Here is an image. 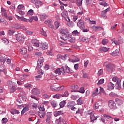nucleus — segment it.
<instances>
[{
	"mask_svg": "<svg viewBox=\"0 0 124 124\" xmlns=\"http://www.w3.org/2000/svg\"><path fill=\"white\" fill-rule=\"evenodd\" d=\"M55 73L56 74H58V75H61V74L64 75L65 73H73V70H71L67 64H63L62 65V67L61 68H58L55 71Z\"/></svg>",
	"mask_w": 124,
	"mask_h": 124,
	"instance_id": "1",
	"label": "nucleus"
},
{
	"mask_svg": "<svg viewBox=\"0 0 124 124\" xmlns=\"http://www.w3.org/2000/svg\"><path fill=\"white\" fill-rule=\"evenodd\" d=\"M17 90L20 92V94L18 95L19 97L22 99L23 101H26L27 100V96H26V94L25 91H24V89L21 87H18Z\"/></svg>",
	"mask_w": 124,
	"mask_h": 124,
	"instance_id": "2",
	"label": "nucleus"
},
{
	"mask_svg": "<svg viewBox=\"0 0 124 124\" xmlns=\"http://www.w3.org/2000/svg\"><path fill=\"white\" fill-rule=\"evenodd\" d=\"M16 39L19 43H23L25 40V36L22 33H18L16 35Z\"/></svg>",
	"mask_w": 124,
	"mask_h": 124,
	"instance_id": "3",
	"label": "nucleus"
},
{
	"mask_svg": "<svg viewBox=\"0 0 124 124\" xmlns=\"http://www.w3.org/2000/svg\"><path fill=\"white\" fill-rule=\"evenodd\" d=\"M108 106L110 109H112L113 110H116L118 108L116 105V103L113 100H110L108 101Z\"/></svg>",
	"mask_w": 124,
	"mask_h": 124,
	"instance_id": "4",
	"label": "nucleus"
},
{
	"mask_svg": "<svg viewBox=\"0 0 124 124\" xmlns=\"http://www.w3.org/2000/svg\"><path fill=\"white\" fill-rule=\"evenodd\" d=\"M77 26L79 28L80 30H84V28H86V26L85 25V22L83 21L82 19H80L78 23Z\"/></svg>",
	"mask_w": 124,
	"mask_h": 124,
	"instance_id": "5",
	"label": "nucleus"
},
{
	"mask_svg": "<svg viewBox=\"0 0 124 124\" xmlns=\"http://www.w3.org/2000/svg\"><path fill=\"white\" fill-rule=\"evenodd\" d=\"M51 118H52V112H47L46 113V124H51Z\"/></svg>",
	"mask_w": 124,
	"mask_h": 124,
	"instance_id": "6",
	"label": "nucleus"
},
{
	"mask_svg": "<svg viewBox=\"0 0 124 124\" xmlns=\"http://www.w3.org/2000/svg\"><path fill=\"white\" fill-rule=\"evenodd\" d=\"M7 59L5 58V57L1 56L0 58V62L1 63V64L0 65V68H2L3 67H4V62H6Z\"/></svg>",
	"mask_w": 124,
	"mask_h": 124,
	"instance_id": "7",
	"label": "nucleus"
},
{
	"mask_svg": "<svg viewBox=\"0 0 124 124\" xmlns=\"http://www.w3.org/2000/svg\"><path fill=\"white\" fill-rule=\"evenodd\" d=\"M115 67V65L113 64H108L106 66L107 70L108 72H112L113 69Z\"/></svg>",
	"mask_w": 124,
	"mask_h": 124,
	"instance_id": "8",
	"label": "nucleus"
},
{
	"mask_svg": "<svg viewBox=\"0 0 124 124\" xmlns=\"http://www.w3.org/2000/svg\"><path fill=\"white\" fill-rule=\"evenodd\" d=\"M70 36H71V35L69 33V32H68V33L62 35V36L61 37V39L65 41V40H67Z\"/></svg>",
	"mask_w": 124,
	"mask_h": 124,
	"instance_id": "9",
	"label": "nucleus"
},
{
	"mask_svg": "<svg viewBox=\"0 0 124 124\" xmlns=\"http://www.w3.org/2000/svg\"><path fill=\"white\" fill-rule=\"evenodd\" d=\"M31 43L33 44V46L35 47H39V46H40V44L38 43V41L34 39H32L31 41Z\"/></svg>",
	"mask_w": 124,
	"mask_h": 124,
	"instance_id": "10",
	"label": "nucleus"
},
{
	"mask_svg": "<svg viewBox=\"0 0 124 124\" xmlns=\"http://www.w3.org/2000/svg\"><path fill=\"white\" fill-rule=\"evenodd\" d=\"M35 5L36 8H39V7H41V6L43 5V2L41 1V0H36Z\"/></svg>",
	"mask_w": 124,
	"mask_h": 124,
	"instance_id": "11",
	"label": "nucleus"
},
{
	"mask_svg": "<svg viewBox=\"0 0 124 124\" xmlns=\"http://www.w3.org/2000/svg\"><path fill=\"white\" fill-rule=\"evenodd\" d=\"M89 114H90V119L91 120V122H94L95 120H96L97 118L94 116V115L93 114V112L91 110L89 111Z\"/></svg>",
	"mask_w": 124,
	"mask_h": 124,
	"instance_id": "12",
	"label": "nucleus"
},
{
	"mask_svg": "<svg viewBox=\"0 0 124 124\" xmlns=\"http://www.w3.org/2000/svg\"><path fill=\"white\" fill-rule=\"evenodd\" d=\"M31 93L32 94L37 95V94H39V93H40V91H39V89H37V88H35L32 90Z\"/></svg>",
	"mask_w": 124,
	"mask_h": 124,
	"instance_id": "13",
	"label": "nucleus"
},
{
	"mask_svg": "<svg viewBox=\"0 0 124 124\" xmlns=\"http://www.w3.org/2000/svg\"><path fill=\"white\" fill-rule=\"evenodd\" d=\"M30 110V105H27L25 106V107L22 110L21 112V115H24L26 112H28Z\"/></svg>",
	"mask_w": 124,
	"mask_h": 124,
	"instance_id": "14",
	"label": "nucleus"
},
{
	"mask_svg": "<svg viewBox=\"0 0 124 124\" xmlns=\"http://www.w3.org/2000/svg\"><path fill=\"white\" fill-rule=\"evenodd\" d=\"M15 16L16 18H17V19L19 20V21H22L23 22H29V20L27 18H25V17L19 16L17 15H16Z\"/></svg>",
	"mask_w": 124,
	"mask_h": 124,
	"instance_id": "15",
	"label": "nucleus"
},
{
	"mask_svg": "<svg viewBox=\"0 0 124 124\" xmlns=\"http://www.w3.org/2000/svg\"><path fill=\"white\" fill-rule=\"evenodd\" d=\"M71 89H72L71 92V93H78V89H79V86L78 85H74L71 87Z\"/></svg>",
	"mask_w": 124,
	"mask_h": 124,
	"instance_id": "16",
	"label": "nucleus"
},
{
	"mask_svg": "<svg viewBox=\"0 0 124 124\" xmlns=\"http://www.w3.org/2000/svg\"><path fill=\"white\" fill-rule=\"evenodd\" d=\"M75 105H76V104H75V102L70 101L67 103V107H68V108H72V107H74Z\"/></svg>",
	"mask_w": 124,
	"mask_h": 124,
	"instance_id": "17",
	"label": "nucleus"
},
{
	"mask_svg": "<svg viewBox=\"0 0 124 124\" xmlns=\"http://www.w3.org/2000/svg\"><path fill=\"white\" fill-rule=\"evenodd\" d=\"M40 46L43 49V50L48 49V44H47V43H40Z\"/></svg>",
	"mask_w": 124,
	"mask_h": 124,
	"instance_id": "18",
	"label": "nucleus"
},
{
	"mask_svg": "<svg viewBox=\"0 0 124 124\" xmlns=\"http://www.w3.org/2000/svg\"><path fill=\"white\" fill-rule=\"evenodd\" d=\"M114 87H115V85L112 83L111 82H110L108 83V89L109 91L114 90Z\"/></svg>",
	"mask_w": 124,
	"mask_h": 124,
	"instance_id": "19",
	"label": "nucleus"
},
{
	"mask_svg": "<svg viewBox=\"0 0 124 124\" xmlns=\"http://www.w3.org/2000/svg\"><path fill=\"white\" fill-rule=\"evenodd\" d=\"M38 116L41 119H44V117L46 115V113L44 111H41L38 113Z\"/></svg>",
	"mask_w": 124,
	"mask_h": 124,
	"instance_id": "20",
	"label": "nucleus"
},
{
	"mask_svg": "<svg viewBox=\"0 0 124 124\" xmlns=\"http://www.w3.org/2000/svg\"><path fill=\"white\" fill-rule=\"evenodd\" d=\"M0 68L1 69H0V72H2L3 73H4V74H5V75H6V74L7 73V69H6L5 66Z\"/></svg>",
	"mask_w": 124,
	"mask_h": 124,
	"instance_id": "21",
	"label": "nucleus"
},
{
	"mask_svg": "<svg viewBox=\"0 0 124 124\" xmlns=\"http://www.w3.org/2000/svg\"><path fill=\"white\" fill-rule=\"evenodd\" d=\"M62 114H63V112H62V110L55 111L54 112V115L55 117H58V116H61V115H62Z\"/></svg>",
	"mask_w": 124,
	"mask_h": 124,
	"instance_id": "22",
	"label": "nucleus"
},
{
	"mask_svg": "<svg viewBox=\"0 0 124 124\" xmlns=\"http://www.w3.org/2000/svg\"><path fill=\"white\" fill-rule=\"evenodd\" d=\"M115 87L118 90H120L121 89V80H117V82H116L115 84Z\"/></svg>",
	"mask_w": 124,
	"mask_h": 124,
	"instance_id": "23",
	"label": "nucleus"
},
{
	"mask_svg": "<svg viewBox=\"0 0 124 124\" xmlns=\"http://www.w3.org/2000/svg\"><path fill=\"white\" fill-rule=\"evenodd\" d=\"M11 113L12 114V115H16V114H20V111L19 110H16V109H12L11 110Z\"/></svg>",
	"mask_w": 124,
	"mask_h": 124,
	"instance_id": "24",
	"label": "nucleus"
},
{
	"mask_svg": "<svg viewBox=\"0 0 124 124\" xmlns=\"http://www.w3.org/2000/svg\"><path fill=\"white\" fill-rule=\"evenodd\" d=\"M42 66H43V63H41L40 62H37L36 69H37L38 70H39V69H41V67H42Z\"/></svg>",
	"mask_w": 124,
	"mask_h": 124,
	"instance_id": "25",
	"label": "nucleus"
},
{
	"mask_svg": "<svg viewBox=\"0 0 124 124\" xmlns=\"http://www.w3.org/2000/svg\"><path fill=\"white\" fill-rule=\"evenodd\" d=\"M93 0H85V4L87 6H92L93 7V5H92V2Z\"/></svg>",
	"mask_w": 124,
	"mask_h": 124,
	"instance_id": "26",
	"label": "nucleus"
},
{
	"mask_svg": "<svg viewBox=\"0 0 124 124\" xmlns=\"http://www.w3.org/2000/svg\"><path fill=\"white\" fill-rule=\"evenodd\" d=\"M109 48L105 47H103L100 48L99 49V52H108L109 51Z\"/></svg>",
	"mask_w": 124,
	"mask_h": 124,
	"instance_id": "27",
	"label": "nucleus"
},
{
	"mask_svg": "<svg viewBox=\"0 0 124 124\" xmlns=\"http://www.w3.org/2000/svg\"><path fill=\"white\" fill-rule=\"evenodd\" d=\"M20 51L21 54L22 55H26L27 52V48L26 47H22L21 49H20Z\"/></svg>",
	"mask_w": 124,
	"mask_h": 124,
	"instance_id": "28",
	"label": "nucleus"
},
{
	"mask_svg": "<svg viewBox=\"0 0 124 124\" xmlns=\"http://www.w3.org/2000/svg\"><path fill=\"white\" fill-rule=\"evenodd\" d=\"M16 90H17V88H16V86H13L10 89V93H15V92H16Z\"/></svg>",
	"mask_w": 124,
	"mask_h": 124,
	"instance_id": "29",
	"label": "nucleus"
},
{
	"mask_svg": "<svg viewBox=\"0 0 124 124\" xmlns=\"http://www.w3.org/2000/svg\"><path fill=\"white\" fill-rule=\"evenodd\" d=\"M98 94H99V93H98V89L96 88L95 90L93 91L92 94V96L93 97H94V96H96Z\"/></svg>",
	"mask_w": 124,
	"mask_h": 124,
	"instance_id": "30",
	"label": "nucleus"
},
{
	"mask_svg": "<svg viewBox=\"0 0 124 124\" xmlns=\"http://www.w3.org/2000/svg\"><path fill=\"white\" fill-rule=\"evenodd\" d=\"M66 103V102L64 100H63L61 102H60L59 104L60 108H63V107H64V105H65Z\"/></svg>",
	"mask_w": 124,
	"mask_h": 124,
	"instance_id": "31",
	"label": "nucleus"
},
{
	"mask_svg": "<svg viewBox=\"0 0 124 124\" xmlns=\"http://www.w3.org/2000/svg\"><path fill=\"white\" fill-rule=\"evenodd\" d=\"M61 33H62V34L64 35L66 34V33H68V31L66 29H62L60 30Z\"/></svg>",
	"mask_w": 124,
	"mask_h": 124,
	"instance_id": "32",
	"label": "nucleus"
},
{
	"mask_svg": "<svg viewBox=\"0 0 124 124\" xmlns=\"http://www.w3.org/2000/svg\"><path fill=\"white\" fill-rule=\"evenodd\" d=\"M62 118L60 117L59 118V119H57L55 121L56 124H62Z\"/></svg>",
	"mask_w": 124,
	"mask_h": 124,
	"instance_id": "33",
	"label": "nucleus"
},
{
	"mask_svg": "<svg viewBox=\"0 0 124 124\" xmlns=\"http://www.w3.org/2000/svg\"><path fill=\"white\" fill-rule=\"evenodd\" d=\"M77 101L78 105H82V104L84 103V102H83V99L81 97L79 98Z\"/></svg>",
	"mask_w": 124,
	"mask_h": 124,
	"instance_id": "34",
	"label": "nucleus"
},
{
	"mask_svg": "<svg viewBox=\"0 0 124 124\" xmlns=\"http://www.w3.org/2000/svg\"><path fill=\"white\" fill-rule=\"evenodd\" d=\"M119 55V51L117 49L115 50V51H113L111 53V55L115 57V56H118Z\"/></svg>",
	"mask_w": 124,
	"mask_h": 124,
	"instance_id": "35",
	"label": "nucleus"
},
{
	"mask_svg": "<svg viewBox=\"0 0 124 124\" xmlns=\"http://www.w3.org/2000/svg\"><path fill=\"white\" fill-rule=\"evenodd\" d=\"M50 103L52 105V106H53V108H55V107L57 106V101H55V100H53L51 101L50 102Z\"/></svg>",
	"mask_w": 124,
	"mask_h": 124,
	"instance_id": "36",
	"label": "nucleus"
},
{
	"mask_svg": "<svg viewBox=\"0 0 124 124\" xmlns=\"http://www.w3.org/2000/svg\"><path fill=\"white\" fill-rule=\"evenodd\" d=\"M115 101L117 102L119 106L121 105V104H123V101L121 100V99L116 98L115 99Z\"/></svg>",
	"mask_w": 124,
	"mask_h": 124,
	"instance_id": "37",
	"label": "nucleus"
},
{
	"mask_svg": "<svg viewBox=\"0 0 124 124\" xmlns=\"http://www.w3.org/2000/svg\"><path fill=\"white\" fill-rule=\"evenodd\" d=\"M50 90L52 91V92H58V87H55V86L52 85L50 86Z\"/></svg>",
	"mask_w": 124,
	"mask_h": 124,
	"instance_id": "38",
	"label": "nucleus"
},
{
	"mask_svg": "<svg viewBox=\"0 0 124 124\" xmlns=\"http://www.w3.org/2000/svg\"><path fill=\"white\" fill-rule=\"evenodd\" d=\"M8 122V120L6 118H3L2 119L1 123L2 124H6Z\"/></svg>",
	"mask_w": 124,
	"mask_h": 124,
	"instance_id": "39",
	"label": "nucleus"
},
{
	"mask_svg": "<svg viewBox=\"0 0 124 124\" xmlns=\"http://www.w3.org/2000/svg\"><path fill=\"white\" fill-rule=\"evenodd\" d=\"M76 4L78 6H81L82 5L83 0H77Z\"/></svg>",
	"mask_w": 124,
	"mask_h": 124,
	"instance_id": "40",
	"label": "nucleus"
},
{
	"mask_svg": "<svg viewBox=\"0 0 124 124\" xmlns=\"http://www.w3.org/2000/svg\"><path fill=\"white\" fill-rule=\"evenodd\" d=\"M78 93H85V89L83 87H80L79 90H78Z\"/></svg>",
	"mask_w": 124,
	"mask_h": 124,
	"instance_id": "41",
	"label": "nucleus"
},
{
	"mask_svg": "<svg viewBox=\"0 0 124 124\" xmlns=\"http://www.w3.org/2000/svg\"><path fill=\"white\" fill-rule=\"evenodd\" d=\"M14 29H16L17 30H19V29H21V25L19 24H16L13 26Z\"/></svg>",
	"mask_w": 124,
	"mask_h": 124,
	"instance_id": "42",
	"label": "nucleus"
},
{
	"mask_svg": "<svg viewBox=\"0 0 124 124\" xmlns=\"http://www.w3.org/2000/svg\"><path fill=\"white\" fill-rule=\"evenodd\" d=\"M62 97H67L68 95H69V93H68V91H65L63 94H62Z\"/></svg>",
	"mask_w": 124,
	"mask_h": 124,
	"instance_id": "43",
	"label": "nucleus"
},
{
	"mask_svg": "<svg viewBox=\"0 0 124 124\" xmlns=\"http://www.w3.org/2000/svg\"><path fill=\"white\" fill-rule=\"evenodd\" d=\"M99 4H100V5H103V6H108V3H106V2L104 1L100 2Z\"/></svg>",
	"mask_w": 124,
	"mask_h": 124,
	"instance_id": "44",
	"label": "nucleus"
},
{
	"mask_svg": "<svg viewBox=\"0 0 124 124\" xmlns=\"http://www.w3.org/2000/svg\"><path fill=\"white\" fill-rule=\"evenodd\" d=\"M45 24H46V25H50V24H53V21L52 20H46L45 21Z\"/></svg>",
	"mask_w": 124,
	"mask_h": 124,
	"instance_id": "45",
	"label": "nucleus"
},
{
	"mask_svg": "<svg viewBox=\"0 0 124 124\" xmlns=\"http://www.w3.org/2000/svg\"><path fill=\"white\" fill-rule=\"evenodd\" d=\"M64 86L63 85L57 87L58 92H61V91H62V90H64Z\"/></svg>",
	"mask_w": 124,
	"mask_h": 124,
	"instance_id": "46",
	"label": "nucleus"
},
{
	"mask_svg": "<svg viewBox=\"0 0 124 124\" xmlns=\"http://www.w3.org/2000/svg\"><path fill=\"white\" fill-rule=\"evenodd\" d=\"M39 16L41 19H46L48 17V16L46 14L40 15Z\"/></svg>",
	"mask_w": 124,
	"mask_h": 124,
	"instance_id": "47",
	"label": "nucleus"
},
{
	"mask_svg": "<svg viewBox=\"0 0 124 124\" xmlns=\"http://www.w3.org/2000/svg\"><path fill=\"white\" fill-rule=\"evenodd\" d=\"M41 34H42V35H44V36H45L46 37V36H47V34L46 33V32H45V31H44V30L43 29H42L41 31Z\"/></svg>",
	"mask_w": 124,
	"mask_h": 124,
	"instance_id": "48",
	"label": "nucleus"
},
{
	"mask_svg": "<svg viewBox=\"0 0 124 124\" xmlns=\"http://www.w3.org/2000/svg\"><path fill=\"white\" fill-rule=\"evenodd\" d=\"M27 14L29 16H31L33 15V10L30 9L27 13Z\"/></svg>",
	"mask_w": 124,
	"mask_h": 124,
	"instance_id": "49",
	"label": "nucleus"
},
{
	"mask_svg": "<svg viewBox=\"0 0 124 124\" xmlns=\"http://www.w3.org/2000/svg\"><path fill=\"white\" fill-rule=\"evenodd\" d=\"M55 30H57V29H58L59 27H60V22L59 21H56L55 22Z\"/></svg>",
	"mask_w": 124,
	"mask_h": 124,
	"instance_id": "50",
	"label": "nucleus"
},
{
	"mask_svg": "<svg viewBox=\"0 0 124 124\" xmlns=\"http://www.w3.org/2000/svg\"><path fill=\"white\" fill-rule=\"evenodd\" d=\"M82 41H83V42H89V41H90V39L86 37H83L82 38Z\"/></svg>",
	"mask_w": 124,
	"mask_h": 124,
	"instance_id": "51",
	"label": "nucleus"
},
{
	"mask_svg": "<svg viewBox=\"0 0 124 124\" xmlns=\"http://www.w3.org/2000/svg\"><path fill=\"white\" fill-rule=\"evenodd\" d=\"M38 62L43 63V62H44V58H43V57H40L38 59Z\"/></svg>",
	"mask_w": 124,
	"mask_h": 124,
	"instance_id": "52",
	"label": "nucleus"
},
{
	"mask_svg": "<svg viewBox=\"0 0 124 124\" xmlns=\"http://www.w3.org/2000/svg\"><path fill=\"white\" fill-rule=\"evenodd\" d=\"M61 96H62V94H56L55 95H54L53 97L54 98H57L58 99H60Z\"/></svg>",
	"mask_w": 124,
	"mask_h": 124,
	"instance_id": "53",
	"label": "nucleus"
},
{
	"mask_svg": "<svg viewBox=\"0 0 124 124\" xmlns=\"http://www.w3.org/2000/svg\"><path fill=\"white\" fill-rule=\"evenodd\" d=\"M27 46L28 47V50L29 51H30V52H31V51H32L33 47H32V46H31L30 45V44H28Z\"/></svg>",
	"mask_w": 124,
	"mask_h": 124,
	"instance_id": "54",
	"label": "nucleus"
},
{
	"mask_svg": "<svg viewBox=\"0 0 124 124\" xmlns=\"http://www.w3.org/2000/svg\"><path fill=\"white\" fill-rule=\"evenodd\" d=\"M69 41L71 42V43H74V42H75V38L70 37V39H69Z\"/></svg>",
	"mask_w": 124,
	"mask_h": 124,
	"instance_id": "55",
	"label": "nucleus"
},
{
	"mask_svg": "<svg viewBox=\"0 0 124 124\" xmlns=\"http://www.w3.org/2000/svg\"><path fill=\"white\" fill-rule=\"evenodd\" d=\"M104 83V79H101L98 81L97 83V85H102V84Z\"/></svg>",
	"mask_w": 124,
	"mask_h": 124,
	"instance_id": "56",
	"label": "nucleus"
},
{
	"mask_svg": "<svg viewBox=\"0 0 124 124\" xmlns=\"http://www.w3.org/2000/svg\"><path fill=\"white\" fill-rule=\"evenodd\" d=\"M26 33L28 35H32L33 32H32V31H26Z\"/></svg>",
	"mask_w": 124,
	"mask_h": 124,
	"instance_id": "57",
	"label": "nucleus"
},
{
	"mask_svg": "<svg viewBox=\"0 0 124 124\" xmlns=\"http://www.w3.org/2000/svg\"><path fill=\"white\" fill-rule=\"evenodd\" d=\"M108 43V40L107 39H105L102 40V44L103 45H106Z\"/></svg>",
	"mask_w": 124,
	"mask_h": 124,
	"instance_id": "58",
	"label": "nucleus"
},
{
	"mask_svg": "<svg viewBox=\"0 0 124 124\" xmlns=\"http://www.w3.org/2000/svg\"><path fill=\"white\" fill-rule=\"evenodd\" d=\"M35 78L37 81H38V80H40V79H41V78H42V76H41V75L36 76L35 77Z\"/></svg>",
	"mask_w": 124,
	"mask_h": 124,
	"instance_id": "59",
	"label": "nucleus"
},
{
	"mask_svg": "<svg viewBox=\"0 0 124 124\" xmlns=\"http://www.w3.org/2000/svg\"><path fill=\"white\" fill-rule=\"evenodd\" d=\"M107 14V13L105 11H103L101 12V15L103 16V17H106V15Z\"/></svg>",
	"mask_w": 124,
	"mask_h": 124,
	"instance_id": "60",
	"label": "nucleus"
},
{
	"mask_svg": "<svg viewBox=\"0 0 124 124\" xmlns=\"http://www.w3.org/2000/svg\"><path fill=\"white\" fill-rule=\"evenodd\" d=\"M14 32H15V31L12 30H9L8 31V33L10 34V35H13Z\"/></svg>",
	"mask_w": 124,
	"mask_h": 124,
	"instance_id": "61",
	"label": "nucleus"
},
{
	"mask_svg": "<svg viewBox=\"0 0 124 124\" xmlns=\"http://www.w3.org/2000/svg\"><path fill=\"white\" fill-rule=\"evenodd\" d=\"M72 33L74 35H78V34H79V32H78V31L75 30L72 32Z\"/></svg>",
	"mask_w": 124,
	"mask_h": 124,
	"instance_id": "62",
	"label": "nucleus"
},
{
	"mask_svg": "<svg viewBox=\"0 0 124 124\" xmlns=\"http://www.w3.org/2000/svg\"><path fill=\"white\" fill-rule=\"evenodd\" d=\"M89 60H87L86 62H84V68H87L88 66V64H89Z\"/></svg>",
	"mask_w": 124,
	"mask_h": 124,
	"instance_id": "63",
	"label": "nucleus"
},
{
	"mask_svg": "<svg viewBox=\"0 0 124 124\" xmlns=\"http://www.w3.org/2000/svg\"><path fill=\"white\" fill-rule=\"evenodd\" d=\"M98 107H99V104L98 103H96L94 105V108L98 109Z\"/></svg>",
	"mask_w": 124,
	"mask_h": 124,
	"instance_id": "64",
	"label": "nucleus"
}]
</instances>
